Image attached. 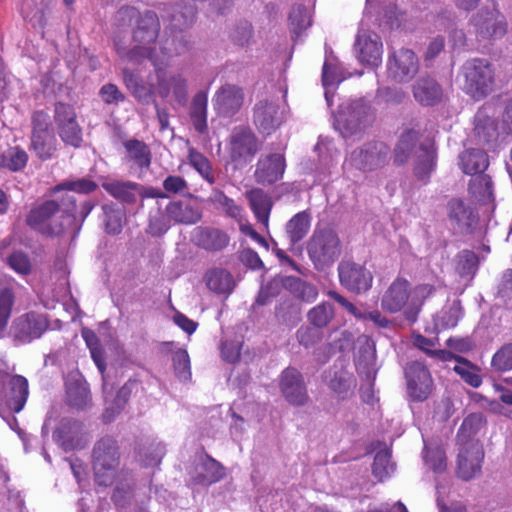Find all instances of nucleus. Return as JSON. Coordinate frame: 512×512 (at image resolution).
<instances>
[{
	"label": "nucleus",
	"mask_w": 512,
	"mask_h": 512,
	"mask_svg": "<svg viewBox=\"0 0 512 512\" xmlns=\"http://www.w3.org/2000/svg\"><path fill=\"white\" fill-rule=\"evenodd\" d=\"M120 465V451L116 440L111 436L99 439L92 452V467L99 485H111Z\"/></svg>",
	"instance_id": "nucleus-4"
},
{
	"label": "nucleus",
	"mask_w": 512,
	"mask_h": 512,
	"mask_svg": "<svg viewBox=\"0 0 512 512\" xmlns=\"http://www.w3.org/2000/svg\"><path fill=\"white\" fill-rule=\"evenodd\" d=\"M358 344L355 366L360 377L370 383L377 371L375 346L367 337L359 339Z\"/></svg>",
	"instance_id": "nucleus-25"
},
{
	"label": "nucleus",
	"mask_w": 512,
	"mask_h": 512,
	"mask_svg": "<svg viewBox=\"0 0 512 512\" xmlns=\"http://www.w3.org/2000/svg\"><path fill=\"white\" fill-rule=\"evenodd\" d=\"M48 328L47 319L36 313H27L16 318L10 328L13 339L20 343H30L38 339Z\"/></svg>",
	"instance_id": "nucleus-12"
},
{
	"label": "nucleus",
	"mask_w": 512,
	"mask_h": 512,
	"mask_svg": "<svg viewBox=\"0 0 512 512\" xmlns=\"http://www.w3.org/2000/svg\"><path fill=\"white\" fill-rule=\"evenodd\" d=\"M207 94L197 93L191 104L190 117L195 130L201 134L207 131Z\"/></svg>",
	"instance_id": "nucleus-41"
},
{
	"label": "nucleus",
	"mask_w": 512,
	"mask_h": 512,
	"mask_svg": "<svg viewBox=\"0 0 512 512\" xmlns=\"http://www.w3.org/2000/svg\"><path fill=\"white\" fill-rule=\"evenodd\" d=\"M491 367L496 372L512 370V342L504 344L492 357Z\"/></svg>",
	"instance_id": "nucleus-58"
},
{
	"label": "nucleus",
	"mask_w": 512,
	"mask_h": 512,
	"mask_svg": "<svg viewBox=\"0 0 512 512\" xmlns=\"http://www.w3.org/2000/svg\"><path fill=\"white\" fill-rule=\"evenodd\" d=\"M374 119L372 107L363 98L343 102L335 117V128L344 139L359 135Z\"/></svg>",
	"instance_id": "nucleus-2"
},
{
	"label": "nucleus",
	"mask_w": 512,
	"mask_h": 512,
	"mask_svg": "<svg viewBox=\"0 0 512 512\" xmlns=\"http://www.w3.org/2000/svg\"><path fill=\"white\" fill-rule=\"evenodd\" d=\"M389 148L381 142L368 143L351 152L346 160L350 166L361 171H374L388 163Z\"/></svg>",
	"instance_id": "nucleus-10"
},
{
	"label": "nucleus",
	"mask_w": 512,
	"mask_h": 512,
	"mask_svg": "<svg viewBox=\"0 0 512 512\" xmlns=\"http://www.w3.org/2000/svg\"><path fill=\"white\" fill-rule=\"evenodd\" d=\"M212 102L215 111L219 115L230 117L242 107L244 92L237 85L224 84L215 92Z\"/></svg>",
	"instance_id": "nucleus-19"
},
{
	"label": "nucleus",
	"mask_w": 512,
	"mask_h": 512,
	"mask_svg": "<svg viewBox=\"0 0 512 512\" xmlns=\"http://www.w3.org/2000/svg\"><path fill=\"white\" fill-rule=\"evenodd\" d=\"M31 147L43 160L49 159L56 150L50 117L43 111H36L32 116Z\"/></svg>",
	"instance_id": "nucleus-9"
},
{
	"label": "nucleus",
	"mask_w": 512,
	"mask_h": 512,
	"mask_svg": "<svg viewBox=\"0 0 512 512\" xmlns=\"http://www.w3.org/2000/svg\"><path fill=\"white\" fill-rule=\"evenodd\" d=\"M190 479L197 485H211L224 477V469L220 463L213 458L199 456L189 471Z\"/></svg>",
	"instance_id": "nucleus-22"
},
{
	"label": "nucleus",
	"mask_w": 512,
	"mask_h": 512,
	"mask_svg": "<svg viewBox=\"0 0 512 512\" xmlns=\"http://www.w3.org/2000/svg\"><path fill=\"white\" fill-rule=\"evenodd\" d=\"M307 251L315 266L323 268L334 263L340 256V239L331 229L316 230L308 242Z\"/></svg>",
	"instance_id": "nucleus-6"
},
{
	"label": "nucleus",
	"mask_w": 512,
	"mask_h": 512,
	"mask_svg": "<svg viewBox=\"0 0 512 512\" xmlns=\"http://www.w3.org/2000/svg\"><path fill=\"white\" fill-rule=\"evenodd\" d=\"M408 392L417 400H425L432 388V378L428 369L420 362H412L405 369Z\"/></svg>",
	"instance_id": "nucleus-20"
},
{
	"label": "nucleus",
	"mask_w": 512,
	"mask_h": 512,
	"mask_svg": "<svg viewBox=\"0 0 512 512\" xmlns=\"http://www.w3.org/2000/svg\"><path fill=\"white\" fill-rule=\"evenodd\" d=\"M207 287L218 294H230L234 288L232 275L224 269H213L206 274Z\"/></svg>",
	"instance_id": "nucleus-40"
},
{
	"label": "nucleus",
	"mask_w": 512,
	"mask_h": 512,
	"mask_svg": "<svg viewBox=\"0 0 512 512\" xmlns=\"http://www.w3.org/2000/svg\"><path fill=\"white\" fill-rule=\"evenodd\" d=\"M414 345L424 351L428 356L443 362L450 361L454 357V354L451 351L431 349L434 346V342L420 334L414 337Z\"/></svg>",
	"instance_id": "nucleus-57"
},
{
	"label": "nucleus",
	"mask_w": 512,
	"mask_h": 512,
	"mask_svg": "<svg viewBox=\"0 0 512 512\" xmlns=\"http://www.w3.org/2000/svg\"><path fill=\"white\" fill-rule=\"evenodd\" d=\"M9 392L6 395L5 404L14 413H19L25 406L28 395V381L21 375H14L9 380Z\"/></svg>",
	"instance_id": "nucleus-31"
},
{
	"label": "nucleus",
	"mask_w": 512,
	"mask_h": 512,
	"mask_svg": "<svg viewBox=\"0 0 512 512\" xmlns=\"http://www.w3.org/2000/svg\"><path fill=\"white\" fill-rule=\"evenodd\" d=\"M478 258L469 250L460 252L457 256L456 270L461 276L472 277L477 270Z\"/></svg>",
	"instance_id": "nucleus-60"
},
{
	"label": "nucleus",
	"mask_w": 512,
	"mask_h": 512,
	"mask_svg": "<svg viewBox=\"0 0 512 512\" xmlns=\"http://www.w3.org/2000/svg\"><path fill=\"white\" fill-rule=\"evenodd\" d=\"M452 359L457 362L453 367V370L465 383L473 388H478L482 384V377L479 374L480 369L476 365L463 357L456 356L455 354Z\"/></svg>",
	"instance_id": "nucleus-45"
},
{
	"label": "nucleus",
	"mask_w": 512,
	"mask_h": 512,
	"mask_svg": "<svg viewBox=\"0 0 512 512\" xmlns=\"http://www.w3.org/2000/svg\"><path fill=\"white\" fill-rule=\"evenodd\" d=\"M81 334L86 342L87 347L90 350V354L93 361L95 362L99 371L103 373L105 370V359L97 335L91 329L88 328H83Z\"/></svg>",
	"instance_id": "nucleus-53"
},
{
	"label": "nucleus",
	"mask_w": 512,
	"mask_h": 512,
	"mask_svg": "<svg viewBox=\"0 0 512 512\" xmlns=\"http://www.w3.org/2000/svg\"><path fill=\"white\" fill-rule=\"evenodd\" d=\"M58 211L59 206L55 201H46L30 212L27 223L44 234L59 235L64 231L65 226L72 222V218L70 215H62L61 221L57 222L54 217Z\"/></svg>",
	"instance_id": "nucleus-8"
},
{
	"label": "nucleus",
	"mask_w": 512,
	"mask_h": 512,
	"mask_svg": "<svg viewBox=\"0 0 512 512\" xmlns=\"http://www.w3.org/2000/svg\"><path fill=\"white\" fill-rule=\"evenodd\" d=\"M160 31V22L157 15L152 11L141 14L132 32L131 47H126L120 41L115 42V48L119 57L127 62L141 63L151 56L156 55V39Z\"/></svg>",
	"instance_id": "nucleus-1"
},
{
	"label": "nucleus",
	"mask_w": 512,
	"mask_h": 512,
	"mask_svg": "<svg viewBox=\"0 0 512 512\" xmlns=\"http://www.w3.org/2000/svg\"><path fill=\"white\" fill-rule=\"evenodd\" d=\"M246 197L257 221L268 230L269 217L273 207L271 197L259 188L248 191Z\"/></svg>",
	"instance_id": "nucleus-32"
},
{
	"label": "nucleus",
	"mask_w": 512,
	"mask_h": 512,
	"mask_svg": "<svg viewBox=\"0 0 512 512\" xmlns=\"http://www.w3.org/2000/svg\"><path fill=\"white\" fill-rule=\"evenodd\" d=\"M459 165L465 174L480 175L489 165L488 156L483 150L468 149L460 154Z\"/></svg>",
	"instance_id": "nucleus-36"
},
{
	"label": "nucleus",
	"mask_w": 512,
	"mask_h": 512,
	"mask_svg": "<svg viewBox=\"0 0 512 512\" xmlns=\"http://www.w3.org/2000/svg\"><path fill=\"white\" fill-rule=\"evenodd\" d=\"M112 498L115 505L123 509L124 512H147L143 502L138 504L136 495L131 491L130 486L128 489L117 486Z\"/></svg>",
	"instance_id": "nucleus-46"
},
{
	"label": "nucleus",
	"mask_w": 512,
	"mask_h": 512,
	"mask_svg": "<svg viewBox=\"0 0 512 512\" xmlns=\"http://www.w3.org/2000/svg\"><path fill=\"white\" fill-rule=\"evenodd\" d=\"M260 144L252 130L245 126L233 128L228 141L231 160L238 165H246L259 151Z\"/></svg>",
	"instance_id": "nucleus-7"
},
{
	"label": "nucleus",
	"mask_w": 512,
	"mask_h": 512,
	"mask_svg": "<svg viewBox=\"0 0 512 512\" xmlns=\"http://www.w3.org/2000/svg\"><path fill=\"white\" fill-rule=\"evenodd\" d=\"M63 445L68 449L82 448L88 441L84 424L77 420H63L59 427Z\"/></svg>",
	"instance_id": "nucleus-30"
},
{
	"label": "nucleus",
	"mask_w": 512,
	"mask_h": 512,
	"mask_svg": "<svg viewBox=\"0 0 512 512\" xmlns=\"http://www.w3.org/2000/svg\"><path fill=\"white\" fill-rule=\"evenodd\" d=\"M189 164L199 173V175L208 183L215 182V175L212 165L207 157L198 152L194 148L189 149L188 153Z\"/></svg>",
	"instance_id": "nucleus-51"
},
{
	"label": "nucleus",
	"mask_w": 512,
	"mask_h": 512,
	"mask_svg": "<svg viewBox=\"0 0 512 512\" xmlns=\"http://www.w3.org/2000/svg\"><path fill=\"white\" fill-rule=\"evenodd\" d=\"M67 402L70 406L79 410L90 406V391L84 380L77 379L67 384Z\"/></svg>",
	"instance_id": "nucleus-39"
},
{
	"label": "nucleus",
	"mask_w": 512,
	"mask_h": 512,
	"mask_svg": "<svg viewBox=\"0 0 512 512\" xmlns=\"http://www.w3.org/2000/svg\"><path fill=\"white\" fill-rule=\"evenodd\" d=\"M283 286L296 298L308 303L315 301L318 296V290L314 285L296 277H286Z\"/></svg>",
	"instance_id": "nucleus-43"
},
{
	"label": "nucleus",
	"mask_w": 512,
	"mask_h": 512,
	"mask_svg": "<svg viewBox=\"0 0 512 512\" xmlns=\"http://www.w3.org/2000/svg\"><path fill=\"white\" fill-rule=\"evenodd\" d=\"M424 462L434 473H442L446 470V454L440 446H425Z\"/></svg>",
	"instance_id": "nucleus-54"
},
{
	"label": "nucleus",
	"mask_w": 512,
	"mask_h": 512,
	"mask_svg": "<svg viewBox=\"0 0 512 512\" xmlns=\"http://www.w3.org/2000/svg\"><path fill=\"white\" fill-rule=\"evenodd\" d=\"M484 451L478 442H468L458 454L457 475L464 481L481 474Z\"/></svg>",
	"instance_id": "nucleus-16"
},
{
	"label": "nucleus",
	"mask_w": 512,
	"mask_h": 512,
	"mask_svg": "<svg viewBox=\"0 0 512 512\" xmlns=\"http://www.w3.org/2000/svg\"><path fill=\"white\" fill-rule=\"evenodd\" d=\"M127 160L133 162L140 169L148 168L151 164V152L149 147L138 140H128L124 143Z\"/></svg>",
	"instance_id": "nucleus-42"
},
{
	"label": "nucleus",
	"mask_w": 512,
	"mask_h": 512,
	"mask_svg": "<svg viewBox=\"0 0 512 512\" xmlns=\"http://www.w3.org/2000/svg\"><path fill=\"white\" fill-rule=\"evenodd\" d=\"M167 217L178 224H195L202 217V211L199 206L191 201H172L166 208Z\"/></svg>",
	"instance_id": "nucleus-28"
},
{
	"label": "nucleus",
	"mask_w": 512,
	"mask_h": 512,
	"mask_svg": "<svg viewBox=\"0 0 512 512\" xmlns=\"http://www.w3.org/2000/svg\"><path fill=\"white\" fill-rule=\"evenodd\" d=\"M283 120V111L273 101L262 100L254 107L253 123L263 135H271L281 126Z\"/></svg>",
	"instance_id": "nucleus-14"
},
{
	"label": "nucleus",
	"mask_w": 512,
	"mask_h": 512,
	"mask_svg": "<svg viewBox=\"0 0 512 512\" xmlns=\"http://www.w3.org/2000/svg\"><path fill=\"white\" fill-rule=\"evenodd\" d=\"M449 220L460 230L467 231L473 225L474 217L469 207L460 199H452L447 205Z\"/></svg>",
	"instance_id": "nucleus-37"
},
{
	"label": "nucleus",
	"mask_w": 512,
	"mask_h": 512,
	"mask_svg": "<svg viewBox=\"0 0 512 512\" xmlns=\"http://www.w3.org/2000/svg\"><path fill=\"white\" fill-rule=\"evenodd\" d=\"M460 74L464 78L463 89L475 99H482L493 90L494 71L485 59L467 60Z\"/></svg>",
	"instance_id": "nucleus-5"
},
{
	"label": "nucleus",
	"mask_w": 512,
	"mask_h": 512,
	"mask_svg": "<svg viewBox=\"0 0 512 512\" xmlns=\"http://www.w3.org/2000/svg\"><path fill=\"white\" fill-rule=\"evenodd\" d=\"M28 161L27 153L19 147H10L0 154V167L12 172L22 170Z\"/></svg>",
	"instance_id": "nucleus-49"
},
{
	"label": "nucleus",
	"mask_w": 512,
	"mask_h": 512,
	"mask_svg": "<svg viewBox=\"0 0 512 512\" xmlns=\"http://www.w3.org/2000/svg\"><path fill=\"white\" fill-rule=\"evenodd\" d=\"M103 211L106 232L112 235L119 234L123 228V213L107 205L103 206Z\"/></svg>",
	"instance_id": "nucleus-62"
},
{
	"label": "nucleus",
	"mask_w": 512,
	"mask_h": 512,
	"mask_svg": "<svg viewBox=\"0 0 512 512\" xmlns=\"http://www.w3.org/2000/svg\"><path fill=\"white\" fill-rule=\"evenodd\" d=\"M418 133L414 130L404 132L395 148L394 161L397 164L405 163L410 154L415 152V173L420 180H426L435 167V151L431 144H422L416 149Z\"/></svg>",
	"instance_id": "nucleus-3"
},
{
	"label": "nucleus",
	"mask_w": 512,
	"mask_h": 512,
	"mask_svg": "<svg viewBox=\"0 0 512 512\" xmlns=\"http://www.w3.org/2000/svg\"><path fill=\"white\" fill-rule=\"evenodd\" d=\"M335 317V310L331 303L321 302L312 307L307 313L308 322L317 329L327 327Z\"/></svg>",
	"instance_id": "nucleus-44"
},
{
	"label": "nucleus",
	"mask_w": 512,
	"mask_h": 512,
	"mask_svg": "<svg viewBox=\"0 0 512 512\" xmlns=\"http://www.w3.org/2000/svg\"><path fill=\"white\" fill-rule=\"evenodd\" d=\"M469 192L482 203L486 204L491 202L493 200L491 178L485 174L474 176L469 183Z\"/></svg>",
	"instance_id": "nucleus-47"
},
{
	"label": "nucleus",
	"mask_w": 512,
	"mask_h": 512,
	"mask_svg": "<svg viewBox=\"0 0 512 512\" xmlns=\"http://www.w3.org/2000/svg\"><path fill=\"white\" fill-rule=\"evenodd\" d=\"M170 222L171 220L167 217L166 213L165 215L157 213L150 216L146 232L153 237H160L169 230Z\"/></svg>",
	"instance_id": "nucleus-63"
},
{
	"label": "nucleus",
	"mask_w": 512,
	"mask_h": 512,
	"mask_svg": "<svg viewBox=\"0 0 512 512\" xmlns=\"http://www.w3.org/2000/svg\"><path fill=\"white\" fill-rule=\"evenodd\" d=\"M326 382L329 388L342 399L352 394L356 386L353 375L343 368L329 371Z\"/></svg>",
	"instance_id": "nucleus-35"
},
{
	"label": "nucleus",
	"mask_w": 512,
	"mask_h": 512,
	"mask_svg": "<svg viewBox=\"0 0 512 512\" xmlns=\"http://www.w3.org/2000/svg\"><path fill=\"white\" fill-rule=\"evenodd\" d=\"M389 76L399 83L410 81L418 72L419 62L410 49H400L393 53L387 63Z\"/></svg>",
	"instance_id": "nucleus-17"
},
{
	"label": "nucleus",
	"mask_w": 512,
	"mask_h": 512,
	"mask_svg": "<svg viewBox=\"0 0 512 512\" xmlns=\"http://www.w3.org/2000/svg\"><path fill=\"white\" fill-rule=\"evenodd\" d=\"M188 49V41L182 34L166 38L158 45L156 55L151 56V63L157 70L166 67L170 59L184 53Z\"/></svg>",
	"instance_id": "nucleus-26"
},
{
	"label": "nucleus",
	"mask_w": 512,
	"mask_h": 512,
	"mask_svg": "<svg viewBox=\"0 0 512 512\" xmlns=\"http://www.w3.org/2000/svg\"><path fill=\"white\" fill-rule=\"evenodd\" d=\"M101 100L110 106H118L125 100V95L112 83L103 85L99 90Z\"/></svg>",
	"instance_id": "nucleus-64"
},
{
	"label": "nucleus",
	"mask_w": 512,
	"mask_h": 512,
	"mask_svg": "<svg viewBox=\"0 0 512 512\" xmlns=\"http://www.w3.org/2000/svg\"><path fill=\"white\" fill-rule=\"evenodd\" d=\"M463 316L462 306L459 301H453L445 307L438 317V324L442 328H453Z\"/></svg>",
	"instance_id": "nucleus-59"
},
{
	"label": "nucleus",
	"mask_w": 512,
	"mask_h": 512,
	"mask_svg": "<svg viewBox=\"0 0 512 512\" xmlns=\"http://www.w3.org/2000/svg\"><path fill=\"white\" fill-rule=\"evenodd\" d=\"M15 303V293L12 288H0V337L8 325Z\"/></svg>",
	"instance_id": "nucleus-52"
},
{
	"label": "nucleus",
	"mask_w": 512,
	"mask_h": 512,
	"mask_svg": "<svg viewBox=\"0 0 512 512\" xmlns=\"http://www.w3.org/2000/svg\"><path fill=\"white\" fill-rule=\"evenodd\" d=\"M410 296L409 282L406 279L397 278L382 297V309L390 313L399 312L406 305Z\"/></svg>",
	"instance_id": "nucleus-27"
},
{
	"label": "nucleus",
	"mask_w": 512,
	"mask_h": 512,
	"mask_svg": "<svg viewBox=\"0 0 512 512\" xmlns=\"http://www.w3.org/2000/svg\"><path fill=\"white\" fill-rule=\"evenodd\" d=\"M413 95L419 103L430 106L441 99L442 89L434 79L421 77L413 86Z\"/></svg>",
	"instance_id": "nucleus-34"
},
{
	"label": "nucleus",
	"mask_w": 512,
	"mask_h": 512,
	"mask_svg": "<svg viewBox=\"0 0 512 512\" xmlns=\"http://www.w3.org/2000/svg\"><path fill=\"white\" fill-rule=\"evenodd\" d=\"M391 455L387 449L377 452L373 463V474L380 481L389 477L394 471V464L391 462Z\"/></svg>",
	"instance_id": "nucleus-56"
},
{
	"label": "nucleus",
	"mask_w": 512,
	"mask_h": 512,
	"mask_svg": "<svg viewBox=\"0 0 512 512\" xmlns=\"http://www.w3.org/2000/svg\"><path fill=\"white\" fill-rule=\"evenodd\" d=\"M311 225V216L307 211L294 215L286 224V236L291 246L301 241L308 233Z\"/></svg>",
	"instance_id": "nucleus-38"
},
{
	"label": "nucleus",
	"mask_w": 512,
	"mask_h": 512,
	"mask_svg": "<svg viewBox=\"0 0 512 512\" xmlns=\"http://www.w3.org/2000/svg\"><path fill=\"white\" fill-rule=\"evenodd\" d=\"M173 366L176 376L181 381H187L191 378L190 358L186 350L178 349L172 356Z\"/></svg>",
	"instance_id": "nucleus-61"
},
{
	"label": "nucleus",
	"mask_w": 512,
	"mask_h": 512,
	"mask_svg": "<svg viewBox=\"0 0 512 512\" xmlns=\"http://www.w3.org/2000/svg\"><path fill=\"white\" fill-rule=\"evenodd\" d=\"M193 242L208 251H219L229 244V236L216 228L197 227L193 231Z\"/></svg>",
	"instance_id": "nucleus-29"
},
{
	"label": "nucleus",
	"mask_w": 512,
	"mask_h": 512,
	"mask_svg": "<svg viewBox=\"0 0 512 512\" xmlns=\"http://www.w3.org/2000/svg\"><path fill=\"white\" fill-rule=\"evenodd\" d=\"M285 171V159L279 153L259 158L254 177L260 184H273L282 178Z\"/></svg>",
	"instance_id": "nucleus-23"
},
{
	"label": "nucleus",
	"mask_w": 512,
	"mask_h": 512,
	"mask_svg": "<svg viewBox=\"0 0 512 512\" xmlns=\"http://www.w3.org/2000/svg\"><path fill=\"white\" fill-rule=\"evenodd\" d=\"M101 186L109 195L122 203L134 204L137 201L136 182L105 179Z\"/></svg>",
	"instance_id": "nucleus-33"
},
{
	"label": "nucleus",
	"mask_w": 512,
	"mask_h": 512,
	"mask_svg": "<svg viewBox=\"0 0 512 512\" xmlns=\"http://www.w3.org/2000/svg\"><path fill=\"white\" fill-rule=\"evenodd\" d=\"M161 93L167 95L169 91H172L176 102L184 106L187 103L188 91H187V80L180 74L173 75L169 78L166 84H161Z\"/></svg>",
	"instance_id": "nucleus-50"
},
{
	"label": "nucleus",
	"mask_w": 512,
	"mask_h": 512,
	"mask_svg": "<svg viewBox=\"0 0 512 512\" xmlns=\"http://www.w3.org/2000/svg\"><path fill=\"white\" fill-rule=\"evenodd\" d=\"M475 31L482 39H497L507 32L505 17L497 10H480L472 19Z\"/></svg>",
	"instance_id": "nucleus-15"
},
{
	"label": "nucleus",
	"mask_w": 512,
	"mask_h": 512,
	"mask_svg": "<svg viewBox=\"0 0 512 512\" xmlns=\"http://www.w3.org/2000/svg\"><path fill=\"white\" fill-rule=\"evenodd\" d=\"M279 387L291 405L303 406L309 399L303 377L295 368L289 367L282 372Z\"/></svg>",
	"instance_id": "nucleus-18"
},
{
	"label": "nucleus",
	"mask_w": 512,
	"mask_h": 512,
	"mask_svg": "<svg viewBox=\"0 0 512 512\" xmlns=\"http://www.w3.org/2000/svg\"><path fill=\"white\" fill-rule=\"evenodd\" d=\"M209 201L222 209L229 217L239 218L242 208L238 206L233 199L226 196L222 191L214 189L209 196Z\"/></svg>",
	"instance_id": "nucleus-55"
},
{
	"label": "nucleus",
	"mask_w": 512,
	"mask_h": 512,
	"mask_svg": "<svg viewBox=\"0 0 512 512\" xmlns=\"http://www.w3.org/2000/svg\"><path fill=\"white\" fill-rule=\"evenodd\" d=\"M338 274L341 285L354 293L365 292L372 285V274L362 265L353 262H341Z\"/></svg>",
	"instance_id": "nucleus-13"
},
{
	"label": "nucleus",
	"mask_w": 512,
	"mask_h": 512,
	"mask_svg": "<svg viewBox=\"0 0 512 512\" xmlns=\"http://www.w3.org/2000/svg\"><path fill=\"white\" fill-rule=\"evenodd\" d=\"M354 47L360 62L372 66L381 63L382 43L379 36L374 32L359 29Z\"/></svg>",
	"instance_id": "nucleus-21"
},
{
	"label": "nucleus",
	"mask_w": 512,
	"mask_h": 512,
	"mask_svg": "<svg viewBox=\"0 0 512 512\" xmlns=\"http://www.w3.org/2000/svg\"><path fill=\"white\" fill-rule=\"evenodd\" d=\"M501 135L497 119L486 109L479 110L474 119V136L479 144L493 147Z\"/></svg>",
	"instance_id": "nucleus-24"
},
{
	"label": "nucleus",
	"mask_w": 512,
	"mask_h": 512,
	"mask_svg": "<svg viewBox=\"0 0 512 512\" xmlns=\"http://www.w3.org/2000/svg\"><path fill=\"white\" fill-rule=\"evenodd\" d=\"M442 287V283L439 280H435L433 283H421L414 287L411 294V305L417 310L423 305L424 301L431 297L437 289ZM418 311L414 312L412 316L410 312H407V318L415 320Z\"/></svg>",
	"instance_id": "nucleus-48"
},
{
	"label": "nucleus",
	"mask_w": 512,
	"mask_h": 512,
	"mask_svg": "<svg viewBox=\"0 0 512 512\" xmlns=\"http://www.w3.org/2000/svg\"><path fill=\"white\" fill-rule=\"evenodd\" d=\"M54 120L61 140L74 148L80 147L83 140L82 129L77 122L74 108L68 104L57 103Z\"/></svg>",
	"instance_id": "nucleus-11"
}]
</instances>
